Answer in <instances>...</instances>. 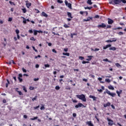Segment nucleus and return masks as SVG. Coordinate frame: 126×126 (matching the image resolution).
<instances>
[{
  "label": "nucleus",
  "instance_id": "2",
  "mask_svg": "<svg viewBox=\"0 0 126 126\" xmlns=\"http://www.w3.org/2000/svg\"><path fill=\"white\" fill-rule=\"evenodd\" d=\"M105 91L106 92H104L103 93V94H106V93H107V94H108V95H110V96H111V97H115V96H116V95H117V94H116V93H111V92H110V91L108 90V89H106Z\"/></svg>",
  "mask_w": 126,
  "mask_h": 126
},
{
  "label": "nucleus",
  "instance_id": "9",
  "mask_svg": "<svg viewBox=\"0 0 126 126\" xmlns=\"http://www.w3.org/2000/svg\"><path fill=\"white\" fill-rule=\"evenodd\" d=\"M112 39H113V40H111L109 39V40H107L105 41V42L106 43H112V42H117V38H114Z\"/></svg>",
  "mask_w": 126,
  "mask_h": 126
},
{
  "label": "nucleus",
  "instance_id": "30",
  "mask_svg": "<svg viewBox=\"0 0 126 126\" xmlns=\"http://www.w3.org/2000/svg\"><path fill=\"white\" fill-rule=\"evenodd\" d=\"M103 62H108V63H112V61H109V60H108V59H103Z\"/></svg>",
  "mask_w": 126,
  "mask_h": 126
},
{
  "label": "nucleus",
  "instance_id": "6",
  "mask_svg": "<svg viewBox=\"0 0 126 126\" xmlns=\"http://www.w3.org/2000/svg\"><path fill=\"white\" fill-rule=\"evenodd\" d=\"M26 5L28 8H29L31 5H32V3L31 2H29L28 1H26Z\"/></svg>",
  "mask_w": 126,
  "mask_h": 126
},
{
  "label": "nucleus",
  "instance_id": "21",
  "mask_svg": "<svg viewBox=\"0 0 126 126\" xmlns=\"http://www.w3.org/2000/svg\"><path fill=\"white\" fill-rule=\"evenodd\" d=\"M116 50H117V48L115 47H112L109 48L110 51H116Z\"/></svg>",
  "mask_w": 126,
  "mask_h": 126
},
{
  "label": "nucleus",
  "instance_id": "33",
  "mask_svg": "<svg viewBox=\"0 0 126 126\" xmlns=\"http://www.w3.org/2000/svg\"><path fill=\"white\" fill-rule=\"evenodd\" d=\"M105 81L106 82H108V83H110V82H111V80L109 79H105Z\"/></svg>",
  "mask_w": 126,
  "mask_h": 126
},
{
  "label": "nucleus",
  "instance_id": "57",
  "mask_svg": "<svg viewBox=\"0 0 126 126\" xmlns=\"http://www.w3.org/2000/svg\"><path fill=\"white\" fill-rule=\"evenodd\" d=\"M12 20V18H9L8 21H9V22H11V21Z\"/></svg>",
  "mask_w": 126,
  "mask_h": 126
},
{
  "label": "nucleus",
  "instance_id": "10",
  "mask_svg": "<svg viewBox=\"0 0 126 126\" xmlns=\"http://www.w3.org/2000/svg\"><path fill=\"white\" fill-rule=\"evenodd\" d=\"M109 106H111V102H107V103H105L103 104V107L104 108H107V107H109Z\"/></svg>",
  "mask_w": 126,
  "mask_h": 126
},
{
  "label": "nucleus",
  "instance_id": "17",
  "mask_svg": "<svg viewBox=\"0 0 126 126\" xmlns=\"http://www.w3.org/2000/svg\"><path fill=\"white\" fill-rule=\"evenodd\" d=\"M87 57L88 58V59H87L86 61H88V62H90V61H91V60H92V58H93V56H88Z\"/></svg>",
  "mask_w": 126,
  "mask_h": 126
},
{
  "label": "nucleus",
  "instance_id": "1",
  "mask_svg": "<svg viewBox=\"0 0 126 126\" xmlns=\"http://www.w3.org/2000/svg\"><path fill=\"white\" fill-rule=\"evenodd\" d=\"M76 97H77L78 99L83 101V102H86V97H85V95L84 94H82L81 95L77 94L76 95Z\"/></svg>",
  "mask_w": 126,
  "mask_h": 126
},
{
  "label": "nucleus",
  "instance_id": "58",
  "mask_svg": "<svg viewBox=\"0 0 126 126\" xmlns=\"http://www.w3.org/2000/svg\"><path fill=\"white\" fill-rule=\"evenodd\" d=\"M19 95H23V94H22V92L21 91H18Z\"/></svg>",
  "mask_w": 126,
  "mask_h": 126
},
{
  "label": "nucleus",
  "instance_id": "54",
  "mask_svg": "<svg viewBox=\"0 0 126 126\" xmlns=\"http://www.w3.org/2000/svg\"><path fill=\"white\" fill-rule=\"evenodd\" d=\"M22 70H23V72H27V70H26V69H25L24 68H22Z\"/></svg>",
  "mask_w": 126,
  "mask_h": 126
},
{
  "label": "nucleus",
  "instance_id": "62",
  "mask_svg": "<svg viewBox=\"0 0 126 126\" xmlns=\"http://www.w3.org/2000/svg\"><path fill=\"white\" fill-rule=\"evenodd\" d=\"M45 109V107L44 106H42L40 107V110H44Z\"/></svg>",
  "mask_w": 126,
  "mask_h": 126
},
{
  "label": "nucleus",
  "instance_id": "34",
  "mask_svg": "<svg viewBox=\"0 0 126 126\" xmlns=\"http://www.w3.org/2000/svg\"><path fill=\"white\" fill-rule=\"evenodd\" d=\"M106 27V29H109L112 28V26H111V25H107Z\"/></svg>",
  "mask_w": 126,
  "mask_h": 126
},
{
  "label": "nucleus",
  "instance_id": "59",
  "mask_svg": "<svg viewBox=\"0 0 126 126\" xmlns=\"http://www.w3.org/2000/svg\"><path fill=\"white\" fill-rule=\"evenodd\" d=\"M29 32L30 33V34H32V33H33V31H32V30H30Z\"/></svg>",
  "mask_w": 126,
  "mask_h": 126
},
{
  "label": "nucleus",
  "instance_id": "8",
  "mask_svg": "<svg viewBox=\"0 0 126 126\" xmlns=\"http://www.w3.org/2000/svg\"><path fill=\"white\" fill-rule=\"evenodd\" d=\"M21 77H22V74H19L18 79L20 82H22V81H23V80L22 78H21Z\"/></svg>",
  "mask_w": 126,
  "mask_h": 126
},
{
  "label": "nucleus",
  "instance_id": "24",
  "mask_svg": "<svg viewBox=\"0 0 126 126\" xmlns=\"http://www.w3.org/2000/svg\"><path fill=\"white\" fill-rule=\"evenodd\" d=\"M38 34V32L37 30H33V35L34 36H36V35Z\"/></svg>",
  "mask_w": 126,
  "mask_h": 126
},
{
  "label": "nucleus",
  "instance_id": "27",
  "mask_svg": "<svg viewBox=\"0 0 126 126\" xmlns=\"http://www.w3.org/2000/svg\"><path fill=\"white\" fill-rule=\"evenodd\" d=\"M63 56H67V57H69V53H63Z\"/></svg>",
  "mask_w": 126,
  "mask_h": 126
},
{
  "label": "nucleus",
  "instance_id": "46",
  "mask_svg": "<svg viewBox=\"0 0 126 126\" xmlns=\"http://www.w3.org/2000/svg\"><path fill=\"white\" fill-rule=\"evenodd\" d=\"M15 32H16L17 35L19 34V30H16Z\"/></svg>",
  "mask_w": 126,
  "mask_h": 126
},
{
  "label": "nucleus",
  "instance_id": "31",
  "mask_svg": "<svg viewBox=\"0 0 126 126\" xmlns=\"http://www.w3.org/2000/svg\"><path fill=\"white\" fill-rule=\"evenodd\" d=\"M92 8H93V7H85V9H89V10H90V9H92Z\"/></svg>",
  "mask_w": 126,
  "mask_h": 126
},
{
  "label": "nucleus",
  "instance_id": "61",
  "mask_svg": "<svg viewBox=\"0 0 126 126\" xmlns=\"http://www.w3.org/2000/svg\"><path fill=\"white\" fill-rule=\"evenodd\" d=\"M34 81H38V80H39V78H34L33 79Z\"/></svg>",
  "mask_w": 126,
  "mask_h": 126
},
{
  "label": "nucleus",
  "instance_id": "22",
  "mask_svg": "<svg viewBox=\"0 0 126 126\" xmlns=\"http://www.w3.org/2000/svg\"><path fill=\"white\" fill-rule=\"evenodd\" d=\"M21 18L23 19V23L24 24H26V23H27V22L26 21V19H25V18H24L23 17H21Z\"/></svg>",
  "mask_w": 126,
  "mask_h": 126
},
{
  "label": "nucleus",
  "instance_id": "43",
  "mask_svg": "<svg viewBox=\"0 0 126 126\" xmlns=\"http://www.w3.org/2000/svg\"><path fill=\"white\" fill-rule=\"evenodd\" d=\"M57 2H58L59 3H63V0H57Z\"/></svg>",
  "mask_w": 126,
  "mask_h": 126
},
{
  "label": "nucleus",
  "instance_id": "60",
  "mask_svg": "<svg viewBox=\"0 0 126 126\" xmlns=\"http://www.w3.org/2000/svg\"><path fill=\"white\" fill-rule=\"evenodd\" d=\"M23 90L25 91V92H27V90H26V88H25V86L23 87Z\"/></svg>",
  "mask_w": 126,
  "mask_h": 126
},
{
  "label": "nucleus",
  "instance_id": "32",
  "mask_svg": "<svg viewBox=\"0 0 126 126\" xmlns=\"http://www.w3.org/2000/svg\"><path fill=\"white\" fill-rule=\"evenodd\" d=\"M88 4L91 5L92 4V2H91V0H88L87 1Z\"/></svg>",
  "mask_w": 126,
  "mask_h": 126
},
{
  "label": "nucleus",
  "instance_id": "18",
  "mask_svg": "<svg viewBox=\"0 0 126 126\" xmlns=\"http://www.w3.org/2000/svg\"><path fill=\"white\" fill-rule=\"evenodd\" d=\"M67 14L68 17L69 18H71V19L73 18V17H72V16L71 15V13L68 12H67Z\"/></svg>",
  "mask_w": 126,
  "mask_h": 126
},
{
  "label": "nucleus",
  "instance_id": "25",
  "mask_svg": "<svg viewBox=\"0 0 126 126\" xmlns=\"http://www.w3.org/2000/svg\"><path fill=\"white\" fill-rule=\"evenodd\" d=\"M38 98V96L37 95H35L34 96V97H33L32 99V101H33V102H34V101H36V100H37V99Z\"/></svg>",
  "mask_w": 126,
  "mask_h": 126
},
{
  "label": "nucleus",
  "instance_id": "52",
  "mask_svg": "<svg viewBox=\"0 0 126 126\" xmlns=\"http://www.w3.org/2000/svg\"><path fill=\"white\" fill-rule=\"evenodd\" d=\"M121 2H123V3H126V0H120Z\"/></svg>",
  "mask_w": 126,
  "mask_h": 126
},
{
  "label": "nucleus",
  "instance_id": "50",
  "mask_svg": "<svg viewBox=\"0 0 126 126\" xmlns=\"http://www.w3.org/2000/svg\"><path fill=\"white\" fill-rule=\"evenodd\" d=\"M52 52H53V53H55V54H57V53L56 49H52Z\"/></svg>",
  "mask_w": 126,
  "mask_h": 126
},
{
  "label": "nucleus",
  "instance_id": "49",
  "mask_svg": "<svg viewBox=\"0 0 126 126\" xmlns=\"http://www.w3.org/2000/svg\"><path fill=\"white\" fill-rule=\"evenodd\" d=\"M100 16L98 15H95L94 18H99Z\"/></svg>",
  "mask_w": 126,
  "mask_h": 126
},
{
  "label": "nucleus",
  "instance_id": "11",
  "mask_svg": "<svg viewBox=\"0 0 126 126\" xmlns=\"http://www.w3.org/2000/svg\"><path fill=\"white\" fill-rule=\"evenodd\" d=\"M111 47H112V45L108 44V45H106L105 46H104L103 47V50H106V49H108V48H111Z\"/></svg>",
  "mask_w": 126,
  "mask_h": 126
},
{
  "label": "nucleus",
  "instance_id": "36",
  "mask_svg": "<svg viewBox=\"0 0 126 126\" xmlns=\"http://www.w3.org/2000/svg\"><path fill=\"white\" fill-rule=\"evenodd\" d=\"M63 27H64V28H69V26L67 24H64Z\"/></svg>",
  "mask_w": 126,
  "mask_h": 126
},
{
  "label": "nucleus",
  "instance_id": "51",
  "mask_svg": "<svg viewBox=\"0 0 126 126\" xmlns=\"http://www.w3.org/2000/svg\"><path fill=\"white\" fill-rule=\"evenodd\" d=\"M35 10H36L35 13H40V11H39V10H38L37 9H34Z\"/></svg>",
  "mask_w": 126,
  "mask_h": 126
},
{
  "label": "nucleus",
  "instance_id": "37",
  "mask_svg": "<svg viewBox=\"0 0 126 126\" xmlns=\"http://www.w3.org/2000/svg\"><path fill=\"white\" fill-rule=\"evenodd\" d=\"M60 88H61L59 86H57L55 87L56 90H60Z\"/></svg>",
  "mask_w": 126,
  "mask_h": 126
},
{
  "label": "nucleus",
  "instance_id": "63",
  "mask_svg": "<svg viewBox=\"0 0 126 126\" xmlns=\"http://www.w3.org/2000/svg\"><path fill=\"white\" fill-rule=\"evenodd\" d=\"M30 90H34V87H31L30 88Z\"/></svg>",
  "mask_w": 126,
  "mask_h": 126
},
{
  "label": "nucleus",
  "instance_id": "4",
  "mask_svg": "<svg viewBox=\"0 0 126 126\" xmlns=\"http://www.w3.org/2000/svg\"><path fill=\"white\" fill-rule=\"evenodd\" d=\"M106 24L101 23V24L97 25V28H106Z\"/></svg>",
  "mask_w": 126,
  "mask_h": 126
},
{
  "label": "nucleus",
  "instance_id": "28",
  "mask_svg": "<svg viewBox=\"0 0 126 126\" xmlns=\"http://www.w3.org/2000/svg\"><path fill=\"white\" fill-rule=\"evenodd\" d=\"M93 19V18L92 17H88L87 18V20L88 21H90V20H92Z\"/></svg>",
  "mask_w": 126,
  "mask_h": 126
},
{
  "label": "nucleus",
  "instance_id": "23",
  "mask_svg": "<svg viewBox=\"0 0 126 126\" xmlns=\"http://www.w3.org/2000/svg\"><path fill=\"white\" fill-rule=\"evenodd\" d=\"M91 51H94V52H97L98 51H100V49L99 48H95L94 49L91 48Z\"/></svg>",
  "mask_w": 126,
  "mask_h": 126
},
{
  "label": "nucleus",
  "instance_id": "38",
  "mask_svg": "<svg viewBox=\"0 0 126 126\" xmlns=\"http://www.w3.org/2000/svg\"><path fill=\"white\" fill-rule=\"evenodd\" d=\"M37 119H38V117H33V118H31V120H32V121H34L35 120H37Z\"/></svg>",
  "mask_w": 126,
  "mask_h": 126
},
{
  "label": "nucleus",
  "instance_id": "3",
  "mask_svg": "<svg viewBox=\"0 0 126 126\" xmlns=\"http://www.w3.org/2000/svg\"><path fill=\"white\" fill-rule=\"evenodd\" d=\"M107 120L108 122V125L112 126L113 125H116L115 123H114V121L112 120V119H110L109 118H107Z\"/></svg>",
  "mask_w": 126,
  "mask_h": 126
},
{
  "label": "nucleus",
  "instance_id": "56",
  "mask_svg": "<svg viewBox=\"0 0 126 126\" xmlns=\"http://www.w3.org/2000/svg\"><path fill=\"white\" fill-rule=\"evenodd\" d=\"M39 107H40V105H38L37 106L34 107V110H37V109H38V108H39Z\"/></svg>",
  "mask_w": 126,
  "mask_h": 126
},
{
  "label": "nucleus",
  "instance_id": "55",
  "mask_svg": "<svg viewBox=\"0 0 126 126\" xmlns=\"http://www.w3.org/2000/svg\"><path fill=\"white\" fill-rule=\"evenodd\" d=\"M117 29H123V28H122V27H118L117 28L114 29V30H117Z\"/></svg>",
  "mask_w": 126,
  "mask_h": 126
},
{
  "label": "nucleus",
  "instance_id": "7",
  "mask_svg": "<svg viewBox=\"0 0 126 126\" xmlns=\"http://www.w3.org/2000/svg\"><path fill=\"white\" fill-rule=\"evenodd\" d=\"M65 4L66 6H68L69 8H71V3H68L67 1L66 0L65 1Z\"/></svg>",
  "mask_w": 126,
  "mask_h": 126
},
{
  "label": "nucleus",
  "instance_id": "44",
  "mask_svg": "<svg viewBox=\"0 0 126 126\" xmlns=\"http://www.w3.org/2000/svg\"><path fill=\"white\" fill-rule=\"evenodd\" d=\"M117 34H118L119 35H124V32H120L118 33H117Z\"/></svg>",
  "mask_w": 126,
  "mask_h": 126
},
{
  "label": "nucleus",
  "instance_id": "20",
  "mask_svg": "<svg viewBox=\"0 0 126 126\" xmlns=\"http://www.w3.org/2000/svg\"><path fill=\"white\" fill-rule=\"evenodd\" d=\"M108 88L110 90H115V88H114L112 85L109 86Z\"/></svg>",
  "mask_w": 126,
  "mask_h": 126
},
{
  "label": "nucleus",
  "instance_id": "26",
  "mask_svg": "<svg viewBox=\"0 0 126 126\" xmlns=\"http://www.w3.org/2000/svg\"><path fill=\"white\" fill-rule=\"evenodd\" d=\"M115 65L117 67H122V65L119 63H116Z\"/></svg>",
  "mask_w": 126,
  "mask_h": 126
},
{
  "label": "nucleus",
  "instance_id": "15",
  "mask_svg": "<svg viewBox=\"0 0 126 126\" xmlns=\"http://www.w3.org/2000/svg\"><path fill=\"white\" fill-rule=\"evenodd\" d=\"M123 92L122 90H120V92H119L118 91H116V93L118 94V96L119 97H121V94H122V93Z\"/></svg>",
  "mask_w": 126,
  "mask_h": 126
},
{
  "label": "nucleus",
  "instance_id": "40",
  "mask_svg": "<svg viewBox=\"0 0 126 126\" xmlns=\"http://www.w3.org/2000/svg\"><path fill=\"white\" fill-rule=\"evenodd\" d=\"M23 12V13H26V11H27V10L26 9V8H23L22 9Z\"/></svg>",
  "mask_w": 126,
  "mask_h": 126
},
{
  "label": "nucleus",
  "instance_id": "39",
  "mask_svg": "<svg viewBox=\"0 0 126 126\" xmlns=\"http://www.w3.org/2000/svg\"><path fill=\"white\" fill-rule=\"evenodd\" d=\"M32 48L33 51H34L36 53H38V50H37V49H36L35 48V47L32 46Z\"/></svg>",
  "mask_w": 126,
  "mask_h": 126
},
{
  "label": "nucleus",
  "instance_id": "47",
  "mask_svg": "<svg viewBox=\"0 0 126 126\" xmlns=\"http://www.w3.org/2000/svg\"><path fill=\"white\" fill-rule=\"evenodd\" d=\"M44 66L45 67H50V65L49 64H45Z\"/></svg>",
  "mask_w": 126,
  "mask_h": 126
},
{
  "label": "nucleus",
  "instance_id": "48",
  "mask_svg": "<svg viewBox=\"0 0 126 126\" xmlns=\"http://www.w3.org/2000/svg\"><path fill=\"white\" fill-rule=\"evenodd\" d=\"M95 119H96V120H97V122H98V123H99V122H100V121L99 120L98 117H97V116H95L94 117Z\"/></svg>",
  "mask_w": 126,
  "mask_h": 126
},
{
  "label": "nucleus",
  "instance_id": "14",
  "mask_svg": "<svg viewBox=\"0 0 126 126\" xmlns=\"http://www.w3.org/2000/svg\"><path fill=\"white\" fill-rule=\"evenodd\" d=\"M121 0H114V2L115 4H119L121 3Z\"/></svg>",
  "mask_w": 126,
  "mask_h": 126
},
{
  "label": "nucleus",
  "instance_id": "64",
  "mask_svg": "<svg viewBox=\"0 0 126 126\" xmlns=\"http://www.w3.org/2000/svg\"><path fill=\"white\" fill-rule=\"evenodd\" d=\"M72 116L74 118H75L76 117V113H73Z\"/></svg>",
  "mask_w": 126,
  "mask_h": 126
},
{
  "label": "nucleus",
  "instance_id": "45",
  "mask_svg": "<svg viewBox=\"0 0 126 126\" xmlns=\"http://www.w3.org/2000/svg\"><path fill=\"white\" fill-rule=\"evenodd\" d=\"M30 40H31L32 41H35L36 40V39H35V38H34V37H32L30 38Z\"/></svg>",
  "mask_w": 126,
  "mask_h": 126
},
{
  "label": "nucleus",
  "instance_id": "53",
  "mask_svg": "<svg viewBox=\"0 0 126 126\" xmlns=\"http://www.w3.org/2000/svg\"><path fill=\"white\" fill-rule=\"evenodd\" d=\"M97 91L98 92H100V93H102V92H103V90L102 89H97Z\"/></svg>",
  "mask_w": 126,
  "mask_h": 126
},
{
  "label": "nucleus",
  "instance_id": "5",
  "mask_svg": "<svg viewBox=\"0 0 126 126\" xmlns=\"http://www.w3.org/2000/svg\"><path fill=\"white\" fill-rule=\"evenodd\" d=\"M81 107H84V105L81 103H79L75 106V108H76V109H78V108H80Z\"/></svg>",
  "mask_w": 126,
  "mask_h": 126
},
{
  "label": "nucleus",
  "instance_id": "12",
  "mask_svg": "<svg viewBox=\"0 0 126 126\" xmlns=\"http://www.w3.org/2000/svg\"><path fill=\"white\" fill-rule=\"evenodd\" d=\"M114 23V21L110 18L108 19V24H113Z\"/></svg>",
  "mask_w": 126,
  "mask_h": 126
},
{
  "label": "nucleus",
  "instance_id": "16",
  "mask_svg": "<svg viewBox=\"0 0 126 126\" xmlns=\"http://www.w3.org/2000/svg\"><path fill=\"white\" fill-rule=\"evenodd\" d=\"M89 98H92V99H93V101H96V99H97V97H95L94 95H90L89 96Z\"/></svg>",
  "mask_w": 126,
  "mask_h": 126
},
{
  "label": "nucleus",
  "instance_id": "29",
  "mask_svg": "<svg viewBox=\"0 0 126 126\" xmlns=\"http://www.w3.org/2000/svg\"><path fill=\"white\" fill-rule=\"evenodd\" d=\"M7 83L5 85V87H6V88H7V87H8V84H9L10 83L9 82V81L8 80V79H7Z\"/></svg>",
  "mask_w": 126,
  "mask_h": 126
},
{
  "label": "nucleus",
  "instance_id": "41",
  "mask_svg": "<svg viewBox=\"0 0 126 126\" xmlns=\"http://www.w3.org/2000/svg\"><path fill=\"white\" fill-rule=\"evenodd\" d=\"M82 63L83 64H84L85 63H89V62L84 61H82Z\"/></svg>",
  "mask_w": 126,
  "mask_h": 126
},
{
  "label": "nucleus",
  "instance_id": "19",
  "mask_svg": "<svg viewBox=\"0 0 126 126\" xmlns=\"http://www.w3.org/2000/svg\"><path fill=\"white\" fill-rule=\"evenodd\" d=\"M41 16H44V17H48V15L45 13V12H42L41 13Z\"/></svg>",
  "mask_w": 126,
  "mask_h": 126
},
{
  "label": "nucleus",
  "instance_id": "35",
  "mask_svg": "<svg viewBox=\"0 0 126 126\" xmlns=\"http://www.w3.org/2000/svg\"><path fill=\"white\" fill-rule=\"evenodd\" d=\"M9 2L10 4H11V5H12V4H13V5H15V3L14 2L9 1Z\"/></svg>",
  "mask_w": 126,
  "mask_h": 126
},
{
  "label": "nucleus",
  "instance_id": "13",
  "mask_svg": "<svg viewBox=\"0 0 126 126\" xmlns=\"http://www.w3.org/2000/svg\"><path fill=\"white\" fill-rule=\"evenodd\" d=\"M56 28H54L53 30H52V34H54V35H57L58 36H60V34L59 33H56V30H55V29H56Z\"/></svg>",
  "mask_w": 126,
  "mask_h": 126
},
{
  "label": "nucleus",
  "instance_id": "42",
  "mask_svg": "<svg viewBox=\"0 0 126 126\" xmlns=\"http://www.w3.org/2000/svg\"><path fill=\"white\" fill-rule=\"evenodd\" d=\"M90 76H91V77H92V78H94V79L95 78V75L92 74H91L90 75Z\"/></svg>",
  "mask_w": 126,
  "mask_h": 126
}]
</instances>
